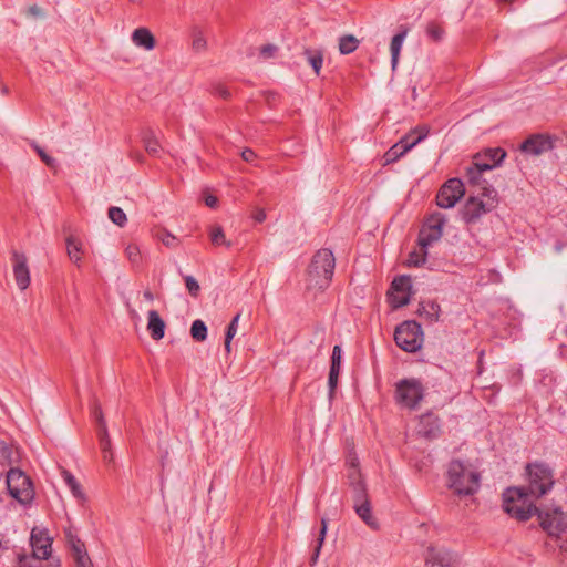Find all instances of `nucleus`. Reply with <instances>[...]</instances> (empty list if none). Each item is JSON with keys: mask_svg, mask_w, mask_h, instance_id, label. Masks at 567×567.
Listing matches in <instances>:
<instances>
[{"mask_svg": "<svg viewBox=\"0 0 567 567\" xmlns=\"http://www.w3.org/2000/svg\"><path fill=\"white\" fill-rule=\"evenodd\" d=\"M465 186L462 179L453 177L447 179L436 194V204L441 208H452L464 196Z\"/></svg>", "mask_w": 567, "mask_h": 567, "instance_id": "9d476101", "label": "nucleus"}, {"mask_svg": "<svg viewBox=\"0 0 567 567\" xmlns=\"http://www.w3.org/2000/svg\"><path fill=\"white\" fill-rule=\"evenodd\" d=\"M417 434L427 440H433L441 434V421L440 417L432 411L423 413L419 417Z\"/></svg>", "mask_w": 567, "mask_h": 567, "instance_id": "f3484780", "label": "nucleus"}, {"mask_svg": "<svg viewBox=\"0 0 567 567\" xmlns=\"http://www.w3.org/2000/svg\"><path fill=\"white\" fill-rule=\"evenodd\" d=\"M205 204L210 208H215L217 207L218 198L214 195H208L205 197Z\"/></svg>", "mask_w": 567, "mask_h": 567, "instance_id": "5fc2aeb1", "label": "nucleus"}, {"mask_svg": "<svg viewBox=\"0 0 567 567\" xmlns=\"http://www.w3.org/2000/svg\"><path fill=\"white\" fill-rule=\"evenodd\" d=\"M303 55L306 56L307 62L311 65L316 75H319L323 64L322 50L306 48L303 50Z\"/></svg>", "mask_w": 567, "mask_h": 567, "instance_id": "bb28decb", "label": "nucleus"}, {"mask_svg": "<svg viewBox=\"0 0 567 567\" xmlns=\"http://www.w3.org/2000/svg\"><path fill=\"white\" fill-rule=\"evenodd\" d=\"M32 548L34 556L39 559H47L51 554V544L49 543V539L41 543V540H34L32 538Z\"/></svg>", "mask_w": 567, "mask_h": 567, "instance_id": "e433bc0d", "label": "nucleus"}, {"mask_svg": "<svg viewBox=\"0 0 567 567\" xmlns=\"http://www.w3.org/2000/svg\"><path fill=\"white\" fill-rule=\"evenodd\" d=\"M360 41L352 34L339 38V52L343 55L353 53L359 48Z\"/></svg>", "mask_w": 567, "mask_h": 567, "instance_id": "cd10ccee", "label": "nucleus"}, {"mask_svg": "<svg viewBox=\"0 0 567 567\" xmlns=\"http://www.w3.org/2000/svg\"><path fill=\"white\" fill-rule=\"evenodd\" d=\"M277 51V47L274 44H266L260 48V54L264 58H271Z\"/></svg>", "mask_w": 567, "mask_h": 567, "instance_id": "3c124183", "label": "nucleus"}, {"mask_svg": "<svg viewBox=\"0 0 567 567\" xmlns=\"http://www.w3.org/2000/svg\"><path fill=\"white\" fill-rule=\"evenodd\" d=\"M426 261V251L424 250L423 254H420L417 251H412L409 254L408 258V266L410 267H420L424 265Z\"/></svg>", "mask_w": 567, "mask_h": 567, "instance_id": "79ce46f5", "label": "nucleus"}, {"mask_svg": "<svg viewBox=\"0 0 567 567\" xmlns=\"http://www.w3.org/2000/svg\"><path fill=\"white\" fill-rule=\"evenodd\" d=\"M212 94L219 96L224 100H227L230 97L229 90L221 83H214L212 85Z\"/></svg>", "mask_w": 567, "mask_h": 567, "instance_id": "de8ad7c7", "label": "nucleus"}, {"mask_svg": "<svg viewBox=\"0 0 567 567\" xmlns=\"http://www.w3.org/2000/svg\"><path fill=\"white\" fill-rule=\"evenodd\" d=\"M408 35V29H402L399 33H396L390 44V51H391V63L392 68L394 69L399 62L400 52L403 45V42Z\"/></svg>", "mask_w": 567, "mask_h": 567, "instance_id": "a878e982", "label": "nucleus"}, {"mask_svg": "<svg viewBox=\"0 0 567 567\" xmlns=\"http://www.w3.org/2000/svg\"><path fill=\"white\" fill-rule=\"evenodd\" d=\"M241 158L247 163H251L256 158V153L250 148H245L241 152Z\"/></svg>", "mask_w": 567, "mask_h": 567, "instance_id": "603ef678", "label": "nucleus"}, {"mask_svg": "<svg viewBox=\"0 0 567 567\" xmlns=\"http://www.w3.org/2000/svg\"><path fill=\"white\" fill-rule=\"evenodd\" d=\"M144 298L148 301H153L154 297L150 290L144 291Z\"/></svg>", "mask_w": 567, "mask_h": 567, "instance_id": "bf43d9fd", "label": "nucleus"}, {"mask_svg": "<svg viewBox=\"0 0 567 567\" xmlns=\"http://www.w3.org/2000/svg\"><path fill=\"white\" fill-rule=\"evenodd\" d=\"M425 32L429 39L432 40L433 42H440L445 34L443 25L435 21H431L427 23Z\"/></svg>", "mask_w": 567, "mask_h": 567, "instance_id": "f704fd0d", "label": "nucleus"}, {"mask_svg": "<svg viewBox=\"0 0 567 567\" xmlns=\"http://www.w3.org/2000/svg\"><path fill=\"white\" fill-rule=\"evenodd\" d=\"M132 41L135 45L145 50H153L156 45V41L152 32L144 27L137 28L132 33Z\"/></svg>", "mask_w": 567, "mask_h": 567, "instance_id": "aec40b11", "label": "nucleus"}, {"mask_svg": "<svg viewBox=\"0 0 567 567\" xmlns=\"http://www.w3.org/2000/svg\"><path fill=\"white\" fill-rule=\"evenodd\" d=\"M148 322L147 329L151 337L158 341L164 338L165 334V322L156 310H150L147 313Z\"/></svg>", "mask_w": 567, "mask_h": 567, "instance_id": "6ab92c4d", "label": "nucleus"}, {"mask_svg": "<svg viewBox=\"0 0 567 567\" xmlns=\"http://www.w3.org/2000/svg\"><path fill=\"white\" fill-rule=\"evenodd\" d=\"M7 487L9 494L22 504L33 499L34 491L28 475L18 468H11L7 474Z\"/></svg>", "mask_w": 567, "mask_h": 567, "instance_id": "6e6552de", "label": "nucleus"}, {"mask_svg": "<svg viewBox=\"0 0 567 567\" xmlns=\"http://www.w3.org/2000/svg\"><path fill=\"white\" fill-rule=\"evenodd\" d=\"M430 130L426 126H417L404 135L398 143L388 150L384 155L386 163H393L423 141L429 135Z\"/></svg>", "mask_w": 567, "mask_h": 567, "instance_id": "1a4fd4ad", "label": "nucleus"}, {"mask_svg": "<svg viewBox=\"0 0 567 567\" xmlns=\"http://www.w3.org/2000/svg\"><path fill=\"white\" fill-rule=\"evenodd\" d=\"M498 205L497 190L491 186H482V190L476 196H470L464 203L461 215L467 225L476 224L484 215L494 210Z\"/></svg>", "mask_w": 567, "mask_h": 567, "instance_id": "f03ea898", "label": "nucleus"}, {"mask_svg": "<svg viewBox=\"0 0 567 567\" xmlns=\"http://www.w3.org/2000/svg\"><path fill=\"white\" fill-rule=\"evenodd\" d=\"M11 260L14 281L20 290H25L30 286L28 258L25 254L13 250Z\"/></svg>", "mask_w": 567, "mask_h": 567, "instance_id": "dca6fc26", "label": "nucleus"}, {"mask_svg": "<svg viewBox=\"0 0 567 567\" xmlns=\"http://www.w3.org/2000/svg\"><path fill=\"white\" fill-rule=\"evenodd\" d=\"M75 561V567H93V563L89 557L87 550L81 551V554L72 555Z\"/></svg>", "mask_w": 567, "mask_h": 567, "instance_id": "c03bdc74", "label": "nucleus"}, {"mask_svg": "<svg viewBox=\"0 0 567 567\" xmlns=\"http://www.w3.org/2000/svg\"><path fill=\"white\" fill-rule=\"evenodd\" d=\"M28 12H29L31 16H34V17H38V16H41V14H42V10H41V8H40V7H38L37 4H33V6L29 7Z\"/></svg>", "mask_w": 567, "mask_h": 567, "instance_id": "13d9d810", "label": "nucleus"}, {"mask_svg": "<svg viewBox=\"0 0 567 567\" xmlns=\"http://www.w3.org/2000/svg\"><path fill=\"white\" fill-rule=\"evenodd\" d=\"M554 148V141L549 134H533L527 137L519 146V150L533 156L542 155Z\"/></svg>", "mask_w": 567, "mask_h": 567, "instance_id": "4468645a", "label": "nucleus"}, {"mask_svg": "<svg viewBox=\"0 0 567 567\" xmlns=\"http://www.w3.org/2000/svg\"><path fill=\"white\" fill-rule=\"evenodd\" d=\"M527 486L525 489L534 497L540 498L549 493L554 485L553 468L544 462H534L526 465Z\"/></svg>", "mask_w": 567, "mask_h": 567, "instance_id": "39448f33", "label": "nucleus"}, {"mask_svg": "<svg viewBox=\"0 0 567 567\" xmlns=\"http://www.w3.org/2000/svg\"><path fill=\"white\" fill-rule=\"evenodd\" d=\"M446 223V219L444 215L441 213H434L430 215V217L425 221V227L433 229L436 237H442L443 235V227Z\"/></svg>", "mask_w": 567, "mask_h": 567, "instance_id": "c756f323", "label": "nucleus"}, {"mask_svg": "<svg viewBox=\"0 0 567 567\" xmlns=\"http://www.w3.org/2000/svg\"><path fill=\"white\" fill-rule=\"evenodd\" d=\"M327 528H328V519L321 518V527H320L319 536L317 538V545L313 549V553H312V556L310 559V563L312 566L317 563V560L319 558V555H320V551H321V548H322V545L324 543V538L327 535Z\"/></svg>", "mask_w": 567, "mask_h": 567, "instance_id": "7c9ffc66", "label": "nucleus"}, {"mask_svg": "<svg viewBox=\"0 0 567 567\" xmlns=\"http://www.w3.org/2000/svg\"><path fill=\"white\" fill-rule=\"evenodd\" d=\"M395 344L405 352L414 353L422 348L423 331L415 320H406L394 331Z\"/></svg>", "mask_w": 567, "mask_h": 567, "instance_id": "0eeeda50", "label": "nucleus"}, {"mask_svg": "<svg viewBox=\"0 0 567 567\" xmlns=\"http://www.w3.org/2000/svg\"><path fill=\"white\" fill-rule=\"evenodd\" d=\"M446 485L458 496H472L480 489L481 475L470 464L452 460L447 466Z\"/></svg>", "mask_w": 567, "mask_h": 567, "instance_id": "f257e3e1", "label": "nucleus"}, {"mask_svg": "<svg viewBox=\"0 0 567 567\" xmlns=\"http://www.w3.org/2000/svg\"><path fill=\"white\" fill-rule=\"evenodd\" d=\"M426 394V388L417 378H404L395 383L394 401L404 409L414 411L420 408Z\"/></svg>", "mask_w": 567, "mask_h": 567, "instance_id": "423d86ee", "label": "nucleus"}, {"mask_svg": "<svg viewBox=\"0 0 567 567\" xmlns=\"http://www.w3.org/2000/svg\"><path fill=\"white\" fill-rule=\"evenodd\" d=\"M142 142L145 147V151L152 156H159L162 151V145L157 140L153 130H145L142 133Z\"/></svg>", "mask_w": 567, "mask_h": 567, "instance_id": "b1692460", "label": "nucleus"}, {"mask_svg": "<svg viewBox=\"0 0 567 567\" xmlns=\"http://www.w3.org/2000/svg\"><path fill=\"white\" fill-rule=\"evenodd\" d=\"M339 373H340L339 370L330 369V371H329L328 384H329V389H330V394H332L334 392V389L338 384Z\"/></svg>", "mask_w": 567, "mask_h": 567, "instance_id": "8fccbe9b", "label": "nucleus"}, {"mask_svg": "<svg viewBox=\"0 0 567 567\" xmlns=\"http://www.w3.org/2000/svg\"><path fill=\"white\" fill-rule=\"evenodd\" d=\"M351 471L349 472V475H348V478L350 481V485L352 486V483H361V484H364V482L362 481V477H361V473L358 468V464L352 461L351 462Z\"/></svg>", "mask_w": 567, "mask_h": 567, "instance_id": "09e8293b", "label": "nucleus"}, {"mask_svg": "<svg viewBox=\"0 0 567 567\" xmlns=\"http://www.w3.org/2000/svg\"><path fill=\"white\" fill-rule=\"evenodd\" d=\"M239 318H240V313H237L233 319L231 321L229 322V324L227 326V330H226V334H225V350L227 352H230V344H231V340L233 338L236 336L237 333V329H238V321H239Z\"/></svg>", "mask_w": 567, "mask_h": 567, "instance_id": "4c0bfd02", "label": "nucleus"}, {"mask_svg": "<svg viewBox=\"0 0 567 567\" xmlns=\"http://www.w3.org/2000/svg\"><path fill=\"white\" fill-rule=\"evenodd\" d=\"M209 238L214 246H225L227 248L231 247V243L226 239L224 229L219 225L213 226L210 228Z\"/></svg>", "mask_w": 567, "mask_h": 567, "instance_id": "2f4dec72", "label": "nucleus"}, {"mask_svg": "<svg viewBox=\"0 0 567 567\" xmlns=\"http://www.w3.org/2000/svg\"><path fill=\"white\" fill-rule=\"evenodd\" d=\"M109 218L117 226L120 227H123L126 221H127V218H126V214L124 213V210L120 207H110L109 208Z\"/></svg>", "mask_w": 567, "mask_h": 567, "instance_id": "58836bf2", "label": "nucleus"}, {"mask_svg": "<svg viewBox=\"0 0 567 567\" xmlns=\"http://www.w3.org/2000/svg\"><path fill=\"white\" fill-rule=\"evenodd\" d=\"M184 280L186 289L188 290L189 295L193 297H197L200 291V286L197 282V280L193 276H185Z\"/></svg>", "mask_w": 567, "mask_h": 567, "instance_id": "37998d69", "label": "nucleus"}, {"mask_svg": "<svg viewBox=\"0 0 567 567\" xmlns=\"http://www.w3.org/2000/svg\"><path fill=\"white\" fill-rule=\"evenodd\" d=\"M205 47H206V41L202 37H198V38L193 40V48L195 50H202Z\"/></svg>", "mask_w": 567, "mask_h": 567, "instance_id": "6e6d98bb", "label": "nucleus"}, {"mask_svg": "<svg viewBox=\"0 0 567 567\" xmlns=\"http://www.w3.org/2000/svg\"><path fill=\"white\" fill-rule=\"evenodd\" d=\"M61 475H62V478L65 483V485L70 488L72 495L80 502H84L86 498H85V494L82 489V486L81 484L79 483V481L75 478V476L66 471V470H63L61 472Z\"/></svg>", "mask_w": 567, "mask_h": 567, "instance_id": "393cba45", "label": "nucleus"}, {"mask_svg": "<svg viewBox=\"0 0 567 567\" xmlns=\"http://www.w3.org/2000/svg\"><path fill=\"white\" fill-rule=\"evenodd\" d=\"M426 567H456V555L443 547L431 546L425 554Z\"/></svg>", "mask_w": 567, "mask_h": 567, "instance_id": "2eb2a0df", "label": "nucleus"}, {"mask_svg": "<svg viewBox=\"0 0 567 567\" xmlns=\"http://www.w3.org/2000/svg\"><path fill=\"white\" fill-rule=\"evenodd\" d=\"M125 254L128 258V260L133 264H138L140 260H141V251H140V248L137 245L135 244H130L126 249H125Z\"/></svg>", "mask_w": 567, "mask_h": 567, "instance_id": "a18cd8bd", "label": "nucleus"}, {"mask_svg": "<svg viewBox=\"0 0 567 567\" xmlns=\"http://www.w3.org/2000/svg\"><path fill=\"white\" fill-rule=\"evenodd\" d=\"M441 237H436L433 229H430L425 226L422 227L419 234L417 244L422 249H426L434 241H437Z\"/></svg>", "mask_w": 567, "mask_h": 567, "instance_id": "473e14b6", "label": "nucleus"}, {"mask_svg": "<svg viewBox=\"0 0 567 567\" xmlns=\"http://www.w3.org/2000/svg\"><path fill=\"white\" fill-rule=\"evenodd\" d=\"M93 413H94V416L96 417V420L99 422V430H100V429H102V420L105 421L104 417H103V413H102L101 408L96 405L94 408V412Z\"/></svg>", "mask_w": 567, "mask_h": 567, "instance_id": "4d7b16f0", "label": "nucleus"}, {"mask_svg": "<svg viewBox=\"0 0 567 567\" xmlns=\"http://www.w3.org/2000/svg\"><path fill=\"white\" fill-rule=\"evenodd\" d=\"M266 217H267L266 212H265V209H262V208H258V209H256V210L254 212V214H252V218H254V219H255V221H257V223H262V221H265Z\"/></svg>", "mask_w": 567, "mask_h": 567, "instance_id": "864d4df0", "label": "nucleus"}, {"mask_svg": "<svg viewBox=\"0 0 567 567\" xmlns=\"http://www.w3.org/2000/svg\"><path fill=\"white\" fill-rule=\"evenodd\" d=\"M530 497L533 496L525 487H508L503 493V509L511 517L526 522L538 513V507Z\"/></svg>", "mask_w": 567, "mask_h": 567, "instance_id": "7ed1b4c3", "label": "nucleus"}, {"mask_svg": "<svg viewBox=\"0 0 567 567\" xmlns=\"http://www.w3.org/2000/svg\"><path fill=\"white\" fill-rule=\"evenodd\" d=\"M66 248H68V255L70 259L75 264L79 265L82 260L81 251H82V244L79 239L74 238L73 236H69L66 238Z\"/></svg>", "mask_w": 567, "mask_h": 567, "instance_id": "c85d7f7f", "label": "nucleus"}, {"mask_svg": "<svg viewBox=\"0 0 567 567\" xmlns=\"http://www.w3.org/2000/svg\"><path fill=\"white\" fill-rule=\"evenodd\" d=\"M537 517L540 527L549 536H559L567 529V514L560 507L555 508L553 512H543L538 509Z\"/></svg>", "mask_w": 567, "mask_h": 567, "instance_id": "ddd939ff", "label": "nucleus"}, {"mask_svg": "<svg viewBox=\"0 0 567 567\" xmlns=\"http://www.w3.org/2000/svg\"><path fill=\"white\" fill-rule=\"evenodd\" d=\"M156 237L163 243L164 246L168 248H175L179 245L177 237L166 229L158 230Z\"/></svg>", "mask_w": 567, "mask_h": 567, "instance_id": "ea45409f", "label": "nucleus"}, {"mask_svg": "<svg viewBox=\"0 0 567 567\" xmlns=\"http://www.w3.org/2000/svg\"><path fill=\"white\" fill-rule=\"evenodd\" d=\"M6 548H7V546H6V545H3L2 540L0 539V553H1L3 549H6Z\"/></svg>", "mask_w": 567, "mask_h": 567, "instance_id": "052dcab7", "label": "nucleus"}, {"mask_svg": "<svg viewBox=\"0 0 567 567\" xmlns=\"http://www.w3.org/2000/svg\"><path fill=\"white\" fill-rule=\"evenodd\" d=\"M97 435H99L100 449H101L104 462H106V463L113 462V453L111 451L112 443H111V439L107 433L106 423L103 420H102V429L99 430Z\"/></svg>", "mask_w": 567, "mask_h": 567, "instance_id": "5701e85b", "label": "nucleus"}, {"mask_svg": "<svg viewBox=\"0 0 567 567\" xmlns=\"http://www.w3.org/2000/svg\"><path fill=\"white\" fill-rule=\"evenodd\" d=\"M412 282L409 276H398L391 282L388 291V301L392 308L398 309L409 303Z\"/></svg>", "mask_w": 567, "mask_h": 567, "instance_id": "f8f14e48", "label": "nucleus"}, {"mask_svg": "<svg viewBox=\"0 0 567 567\" xmlns=\"http://www.w3.org/2000/svg\"><path fill=\"white\" fill-rule=\"evenodd\" d=\"M336 268V258L330 249H319L312 257L308 267L309 286L324 290L332 281Z\"/></svg>", "mask_w": 567, "mask_h": 567, "instance_id": "20e7f679", "label": "nucleus"}, {"mask_svg": "<svg viewBox=\"0 0 567 567\" xmlns=\"http://www.w3.org/2000/svg\"><path fill=\"white\" fill-rule=\"evenodd\" d=\"M491 171V166L485 162H481V156H474L472 163L465 168V177L470 185L484 186L488 185L486 181L482 178L484 172Z\"/></svg>", "mask_w": 567, "mask_h": 567, "instance_id": "a211bd4d", "label": "nucleus"}, {"mask_svg": "<svg viewBox=\"0 0 567 567\" xmlns=\"http://www.w3.org/2000/svg\"><path fill=\"white\" fill-rule=\"evenodd\" d=\"M353 489V508L357 515L371 528L379 527L378 520L373 517L371 512V504L368 498L365 484L352 483Z\"/></svg>", "mask_w": 567, "mask_h": 567, "instance_id": "9b49d317", "label": "nucleus"}, {"mask_svg": "<svg viewBox=\"0 0 567 567\" xmlns=\"http://www.w3.org/2000/svg\"><path fill=\"white\" fill-rule=\"evenodd\" d=\"M341 354H342L341 347L336 344L333 347V349H332L330 369L339 370L340 371V368H341Z\"/></svg>", "mask_w": 567, "mask_h": 567, "instance_id": "49530a36", "label": "nucleus"}, {"mask_svg": "<svg viewBox=\"0 0 567 567\" xmlns=\"http://www.w3.org/2000/svg\"><path fill=\"white\" fill-rule=\"evenodd\" d=\"M29 144L48 167H51V168L55 167V164H56L55 158L48 155L45 153V151L35 141H31Z\"/></svg>", "mask_w": 567, "mask_h": 567, "instance_id": "a19ab883", "label": "nucleus"}, {"mask_svg": "<svg viewBox=\"0 0 567 567\" xmlns=\"http://www.w3.org/2000/svg\"><path fill=\"white\" fill-rule=\"evenodd\" d=\"M417 313L429 322H436L441 315V306L434 300L422 301L419 305Z\"/></svg>", "mask_w": 567, "mask_h": 567, "instance_id": "4be33fe9", "label": "nucleus"}, {"mask_svg": "<svg viewBox=\"0 0 567 567\" xmlns=\"http://www.w3.org/2000/svg\"><path fill=\"white\" fill-rule=\"evenodd\" d=\"M475 156H481V162H485L491 166V171L501 165L506 157V152L501 147L486 148L482 153H477Z\"/></svg>", "mask_w": 567, "mask_h": 567, "instance_id": "412c9836", "label": "nucleus"}, {"mask_svg": "<svg viewBox=\"0 0 567 567\" xmlns=\"http://www.w3.org/2000/svg\"><path fill=\"white\" fill-rule=\"evenodd\" d=\"M65 537L72 550V555L81 554V551L86 550L85 544L72 529L65 530Z\"/></svg>", "mask_w": 567, "mask_h": 567, "instance_id": "72a5a7b5", "label": "nucleus"}, {"mask_svg": "<svg viewBox=\"0 0 567 567\" xmlns=\"http://www.w3.org/2000/svg\"><path fill=\"white\" fill-rule=\"evenodd\" d=\"M190 336L196 341H205L207 338V327L200 319L195 320L190 327Z\"/></svg>", "mask_w": 567, "mask_h": 567, "instance_id": "c9c22d12", "label": "nucleus"}]
</instances>
